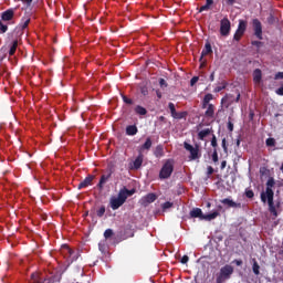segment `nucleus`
<instances>
[{
  "label": "nucleus",
  "mask_w": 283,
  "mask_h": 283,
  "mask_svg": "<svg viewBox=\"0 0 283 283\" xmlns=\"http://www.w3.org/2000/svg\"><path fill=\"white\" fill-rule=\"evenodd\" d=\"M228 130L233 132V122H231V117H229V120H228Z\"/></svg>",
  "instance_id": "52"
},
{
  "label": "nucleus",
  "mask_w": 283,
  "mask_h": 283,
  "mask_svg": "<svg viewBox=\"0 0 283 283\" xmlns=\"http://www.w3.org/2000/svg\"><path fill=\"white\" fill-rule=\"evenodd\" d=\"M265 145H266V147H275V138H268L266 140H265Z\"/></svg>",
  "instance_id": "38"
},
{
  "label": "nucleus",
  "mask_w": 283,
  "mask_h": 283,
  "mask_svg": "<svg viewBox=\"0 0 283 283\" xmlns=\"http://www.w3.org/2000/svg\"><path fill=\"white\" fill-rule=\"evenodd\" d=\"M222 90H227V83L224 82L221 86H217L214 88V92L218 93V92H222Z\"/></svg>",
  "instance_id": "47"
},
{
  "label": "nucleus",
  "mask_w": 283,
  "mask_h": 283,
  "mask_svg": "<svg viewBox=\"0 0 283 283\" xmlns=\"http://www.w3.org/2000/svg\"><path fill=\"white\" fill-rule=\"evenodd\" d=\"M273 198L271 192H269V197H266V201L269 205V211L274 216V218H277V210L275 209V203L273 202Z\"/></svg>",
  "instance_id": "12"
},
{
  "label": "nucleus",
  "mask_w": 283,
  "mask_h": 283,
  "mask_svg": "<svg viewBox=\"0 0 283 283\" xmlns=\"http://www.w3.org/2000/svg\"><path fill=\"white\" fill-rule=\"evenodd\" d=\"M207 10H211V7H208L207 4H205L200 7L199 12H207Z\"/></svg>",
  "instance_id": "51"
},
{
  "label": "nucleus",
  "mask_w": 283,
  "mask_h": 283,
  "mask_svg": "<svg viewBox=\"0 0 283 283\" xmlns=\"http://www.w3.org/2000/svg\"><path fill=\"white\" fill-rule=\"evenodd\" d=\"M20 1H22V3H24V6H27L28 8H30V7L32 6V2H33L34 0H20Z\"/></svg>",
  "instance_id": "54"
},
{
  "label": "nucleus",
  "mask_w": 283,
  "mask_h": 283,
  "mask_svg": "<svg viewBox=\"0 0 283 283\" xmlns=\"http://www.w3.org/2000/svg\"><path fill=\"white\" fill-rule=\"evenodd\" d=\"M221 147H222L224 154H229V147L227 146V138L222 139Z\"/></svg>",
  "instance_id": "41"
},
{
  "label": "nucleus",
  "mask_w": 283,
  "mask_h": 283,
  "mask_svg": "<svg viewBox=\"0 0 283 283\" xmlns=\"http://www.w3.org/2000/svg\"><path fill=\"white\" fill-rule=\"evenodd\" d=\"M232 263L235 264L237 266H242V260L235 259L234 261H232Z\"/></svg>",
  "instance_id": "58"
},
{
  "label": "nucleus",
  "mask_w": 283,
  "mask_h": 283,
  "mask_svg": "<svg viewBox=\"0 0 283 283\" xmlns=\"http://www.w3.org/2000/svg\"><path fill=\"white\" fill-rule=\"evenodd\" d=\"M253 81L256 85H260V83H262V70L255 69L253 71Z\"/></svg>",
  "instance_id": "21"
},
{
  "label": "nucleus",
  "mask_w": 283,
  "mask_h": 283,
  "mask_svg": "<svg viewBox=\"0 0 283 283\" xmlns=\"http://www.w3.org/2000/svg\"><path fill=\"white\" fill-rule=\"evenodd\" d=\"M211 147H213L214 149L216 147H218V138L216 137V135H212Z\"/></svg>",
  "instance_id": "46"
},
{
  "label": "nucleus",
  "mask_w": 283,
  "mask_h": 283,
  "mask_svg": "<svg viewBox=\"0 0 283 283\" xmlns=\"http://www.w3.org/2000/svg\"><path fill=\"white\" fill-rule=\"evenodd\" d=\"M154 156L156 158H163L165 156V149L163 148V145H158L155 148Z\"/></svg>",
  "instance_id": "25"
},
{
  "label": "nucleus",
  "mask_w": 283,
  "mask_h": 283,
  "mask_svg": "<svg viewBox=\"0 0 283 283\" xmlns=\"http://www.w3.org/2000/svg\"><path fill=\"white\" fill-rule=\"evenodd\" d=\"M239 102H240V93L237 94V98L231 94H227L224 97H222L221 105H226V107H231L233 103H239Z\"/></svg>",
  "instance_id": "8"
},
{
  "label": "nucleus",
  "mask_w": 283,
  "mask_h": 283,
  "mask_svg": "<svg viewBox=\"0 0 283 283\" xmlns=\"http://www.w3.org/2000/svg\"><path fill=\"white\" fill-rule=\"evenodd\" d=\"M206 4L211 8V6H213V0H206Z\"/></svg>",
  "instance_id": "64"
},
{
  "label": "nucleus",
  "mask_w": 283,
  "mask_h": 283,
  "mask_svg": "<svg viewBox=\"0 0 283 283\" xmlns=\"http://www.w3.org/2000/svg\"><path fill=\"white\" fill-rule=\"evenodd\" d=\"M206 118H216V106L213 104H208L205 112Z\"/></svg>",
  "instance_id": "15"
},
{
  "label": "nucleus",
  "mask_w": 283,
  "mask_h": 283,
  "mask_svg": "<svg viewBox=\"0 0 283 283\" xmlns=\"http://www.w3.org/2000/svg\"><path fill=\"white\" fill-rule=\"evenodd\" d=\"M245 196L248 198H253L255 196V193L253 192V190H245Z\"/></svg>",
  "instance_id": "53"
},
{
  "label": "nucleus",
  "mask_w": 283,
  "mask_h": 283,
  "mask_svg": "<svg viewBox=\"0 0 283 283\" xmlns=\"http://www.w3.org/2000/svg\"><path fill=\"white\" fill-rule=\"evenodd\" d=\"M17 48H19V41L18 40H14L12 42V45L9 50V56H14V54L17 53Z\"/></svg>",
  "instance_id": "29"
},
{
  "label": "nucleus",
  "mask_w": 283,
  "mask_h": 283,
  "mask_svg": "<svg viewBox=\"0 0 283 283\" xmlns=\"http://www.w3.org/2000/svg\"><path fill=\"white\" fill-rule=\"evenodd\" d=\"M275 94H277V96H283V85L275 91Z\"/></svg>",
  "instance_id": "56"
},
{
  "label": "nucleus",
  "mask_w": 283,
  "mask_h": 283,
  "mask_svg": "<svg viewBox=\"0 0 283 283\" xmlns=\"http://www.w3.org/2000/svg\"><path fill=\"white\" fill-rule=\"evenodd\" d=\"M233 265L226 264L222 266L219 271V274L217 275L216 283H224L227 280H231V275H233Z\"/></svg>",
  "instance_id": "1"
},
{
  "label": "nucleus",
  "mask_w": 283,
  "mask_h": 283,
  "mask_svg": "<svg viewBox=\"0 0 283 283\" xmlns=\"http://www.w3.org/2000/svg\"><path fill=\"white\" fill-rule=\"evenodd\" d=\"M221 203L226 205V207H229V209H242V203H238L229 198L222 199Z\"/></svg>",
  "instance_id": "11"
},
{
  "label": "nucleus",
  "mask_w": 283,
  "mask_h": 283,
  "mask_svg": "<svg viewBox=\"0 0 283 283\" xmlns=\"http://www.w3.org/2000/svg\"><path fill=\"white\" fill-rule=\"evenodd\" d=\"M181 264H187V262H189V256L188 255H184L180 260Z\"/></svg>",
  "instance_id": "55"
},
{
  "label": "nucleus",
  "mask_w": 283,
  "mask_h": 283,
  "mask_svg": "<svg viewBox=\"0 0 283 283\" xmlns=\"http://www.w3.org/2000/svg\"><path fill=\"white\" fill-rule=\"evenodd\" d=\"M220 34L221 36H229L231 34V21L229 18H223L220 21Z\"/></svg>",
  "instance_id": "6"
},
{
  "label": "nucleus",
  "mask_w": 283,
  "mask_h": 283,
  "mask_svg": "<svg viewBox=\"0 0 283 283\" xmlns=\"http://www.w3.org/2000/svg\"><path fill=\"white\" fill-rule=\"evenodd\" d=\"M208 176L213 175V167L208 166V171H207Z\"/></svg>",
  "instance_id": "59"
},
{
  "label": "nucleus",
  "mask_w": 283,
  "mask_h": 283,
  "mask_svg": "<svg viewBox=\"0 0 283 283\" xmlns=\"http://www.w3.org/2000/svg\"><path fill=\"white\" fill-rule=\"evenodd\" d=\"M186 116H187V113H185V112H181V113L176 112L172 115V118H176L177 120H182V118H185Z\"/></svg>",
  "instance_id": "33"
},
{
  "label": "nucleus",
  "mask_w": 283,
  "mask_h": 283,
  "mask_svg": "<svg viewBox=\"0 0 283 283\" xmlns=\"http://www.w3.org/2000/svg\"><path fill=\"white\" fill-rule=\"evenodd\" d=\"M174 174V159H167L159 171L160 180H167L171 178Z\"/></svg>",
  "instance_id": "2"
},
{
  "label": "nucleus",
  "mask_w": 283,
  "mask_h": 283,
  "mask_svg": "<svg viewBox=\"0 0 283 283\" xmlns=\"http://www.w3.org/2000/svg\"><path fill=\"white\" fill-rule=\"evenodd\" d=\"M113 174H114V171H112V169H109L107 175L101 176L99 182L97 184L98 189H103V187H105V184L109 180V178H112Z\"/></svg>",
  "instance_id": "14"
},
{
  "label": "nucleus",
  "mask_w": 283,
  "mask_h": 283,
  "mask_svg": "<svg viewBox=\"0 0 283 283\" xmlns=\"http://www.w3.org/2000/svg\"><path fill=\"white\" fill-rule=\"evenodd\" d=\"M252 271H253L254 275H259L260 274V264H258V261L253 262Z\"/></svg>",
  "instance_id": "34"
},
{
  "label": "nucleus",
  "mask_w": 283,
  "mask_h": 283,
  "mask_svg": "<svg viewBox=\"0 0 283 283\" xmlns=\"http://www.w3.org/2000/svg\"><path fill=\"white\" fill-rule=\"evenodd\" d=\"M117 200H119L124 203L127 202V195H126L124 188L119 190V192L117 195Z\"/></svg>",
  "instance_id": "31"
},
{
  "label": "nucleus",
  "mask_w": 283,
  "mask_h": 283,
  "mask_svg": "<svg viewBox=\"0 0 283 283\" xmlns=\"http://www.w3.org/2000/svg\"><path fill=\"white\" fill-rule=\"evenodd\" d=\"M112 235H114V230L106 229L105 232H104L105 240H109V238H112Z\"/></svg>",
  "instance_id": "36"
},
{
  "label": "nucleus",
  "mask_w": 283,
  "mask_h": 283,
  "mask_svg": "<svg viewBox=\"0 0 283 283\" xmlns=\"http://www.w3.org/2000/svg\"><path fill=\"white\" fill-rule=\"evenodd\" d=\"M252 28L254 30V35L256 36V39L262 41V22H260L258 19H253Z\"/></svg>",
  "instance_id": "9"
},
{
  "label": "nucleus",
  "mask_w": 283,
  "mask_h": 283,
  "mask_svg": "<svg viewBox=\"0 0 283 283\" xmlns=\"http://www.w3.org/2000/svg\"><path fill=\"white\" fill-rule=\"evenodd\" d=\"M138 134V127L136 125H128L126 127V136H136Z\"/></svg>",
  "instance_id": "23"
},
{
  "label": "nucleus",
  "mask_w": 283,
  "mask_h": 283,
  "mask_svg": "<svg viewBox=\"0 0 283 283\" xmlns=\"http://www.w3.org/2000/svg\"><path fill=\"white\" fill-rule=\"evenodd\" d=\"M140 92L143 96H147V94H149V91L147 90V87H142Z\"/></svg>",
  "instance_id": "57"
},
{
  "label": "nucleus",
  "mask_w": 283,
  "mask_h": 283,
  "mask_svg": "<svg viewBox=\"0 0 283 283\" xmlns=\"http://www.w3.org/2000/svg\"><path fill=\"white\" fill-rule=\"evenodd\" d=\"M151 145H153L151 137H147L146 142L139 147V151L140 153L149 151L151 149Z\"/></svg>",
  "instance_id": "19"
},
{
  "label": "nucleus",
  "mask_w": 283,
  "mask_h": 283,
  "mask_svg": "<svg viewBox=\"0 0 283 283\" xmlns=\"http://www.w3.org/2000/svg\"><path fill=\"white\" fill-rule=\"evenodd\" d=\"M220 216V210H216L211 213L205 214L203 220L207 222H211V220H216V218H219Z\"/></svg>",
  "instance_id": "22"
},
{
  "label": "nucleus",
  "mask_w": 283,
  "mask_h": 283,
  "mask_svg": "<svg viewBox=\"0 0 283 283\" xmlns=\"http://www.w3.org/2000/svg\"><path fill=\"white\" fill-rule=\"evenodd\" d=\"M184 149H186V151H189L190 154L189 158L191 160H198L202 156V154H200V145L198 144L192 146L191 144L185 142Z\"/></svg>",
  "instance_id": "3"
},
{
  "label": "nucleus",
  "mask_w": 283,
  "mask_h": 283,
  "mask_svg": "<svg viewBox=\"0 0 283 283\" xmlns=\"http://www.w3.org/2000/svg\"><path fill=\"white\" fill-rule=\"evenodd\" d=\"M252 45L260 48V45H262V42L261 41H252Z\"/></svg>",
  "instance_id": "61"
},
{
  "label": "nucleus",
  "mask_w": 283,
  "mask_h": 283,
  "mask_svg": "<svg viewBox=\"0 0 283 283\" xmlns=\"http://www.w3.org/2000/svg\"><path fill=\"white\" fill-rule=\"evenodd\" d=\"M157 199H158V196H156V193L154 192H150L142 198V205H144V207H147V205H151V202H156Z\"/></svg>",
  "instance_id": "10"
},
{
  "label": "nucleus",
  "mask_w": 283,
  "mask_h": 283,
  "mask_svg": "<svg viewBox=\"0 0 283 283\" xmlns=\"http://www.w3.org/2000/svg\"><path fill=\"white\" fill-rule=\"evenodd\" d=\"M125 203L119 201L118 198H112L111 199V208L113 209V211H116L117 209H120V207H123Z\"/></svg>",
  "instance_id": "20"
},
{
  "label": "nucleus",
  "mask_w": 283,
  "mask_h": 283,
  "mask_svg": "<svg viewBox=\"0 0 283 283\" xmlns=\"http://www.w3.org/2000/svg\"><path fill=\"white\" fill-rule=\"evenodd\" d=\"M274 81H283V72H277L274 75Z\"/></svg>",
  "instance_id": "48"
},
{
  "label": "nucleus",
  "mask_w": 283,
  "mask_h": 283,
  "mask_svg": "<svg viewBox=\"0 0 283 283\" xmlns=\"http://www.w3.org/2000/svg\"><path fill=\"white\" fill-rule=\"evenodd\" d=\"M211 101H213V94H206L202 101V109H207V106L210 105L209 103H211Z\"/></svg>",
  "instance_id": "24"
},
{
  "label": "nucleus",
  "mask_w": 283,
  "mask_h": 283,
  "mask_svg": "<svg viewBox=\"0 0 283 283\" xmlns=\"http://www.w3.org/2000/svg\"><path fill=\"white\" fill-rule=\"evenodd\" d=\"M28 25H30V17H23L21 19L19 28L22 29V30H25V28H28Z\"/></svg>",
  "instance_id": "28"
},
{
  "label": "nucleus",
  "mask_w": 283,
  "mask_h": 283,
  "mask_svg": "<svg viewBox=\"0 0 283 283\" xmlns=\"http://www.w3.org/2000/svg\"><path fill=\"white\" fill-rule=\"evenodd\" d=\"M61 253L62 255H64V258H66V260L69 262H76V260H78V254H76V252H74V250H72L71 248H69L67 245H63L61 249Z\"/></svg>",
  "instance_id": "5"
},
{
  "label": "nucleus",
  "mask_w": 283,
  "mask_h": 283,
  "mask_svg": "<svg viewBox=\"0 0 283 283\" xmlns=\"http://www.w3.org/2000/svg\"><path fill=\"white\" fill-rule=\"evenodd\" d=\"M210 81L211 82L216 81V72L214 71L210 74Z\"/></svg>",
  "instance_id": "63"
},
{
  "label": "nucleus",
  "mask_w": 283,
  "mask_h": 283,
  "mask_svg": "<svg viewBox=\"0 0 283 283\" xmlns=\"http://www.w3.org/2000/svg\"><path fill=\"white\" fill-rule=\"evenodd\" d=\"M14 19V9H8L2 12L1 20L2 21H12Z\"/></svg>",
  "instance_id": "16"
},
{
  "label": "nucleus",
  "mask_w": 283,
  "mask_h": 283,
  "mask_svg": "<svg viewBox=\"0 0 283 283\" xmlns=\"http://www.w3.org/2000/svg\"><path fill=\"white\" fill-rule=\"evenodd\" d=\"M135 113L138 114V116H145L147 114V108L138 105L135 107Z\"/></svg>",
  "instance_id": "32"
},
{
  "label": "nucleus",
  "mask_w": 283,
  "mask_h": 283,
  "mask_svg": "<svg viewBox=\"0 0 283 283\" xmlns=\"http://www.w3.org/2000/svg\"><path fill=\"white\" fill-rule=\"evenodd\" d=\"M198 81H200V77L193 76V77L190 80V85H191V87H193V85H196V83H198Z\"/></svg>",
  "instance_id": "49"
},
{
  "label": "nucleus",
  "mask_w": 283,
  "mask_h": 283,
  "mask_svg": "<svg viewBox=\"0 0 283 283\" xmlns=\"http://www.w3.org/2000/svg\"><path fill=\"white\" fill-rule=\"evenodd\" d=\"M213 53V49H211V43L207 42L205 44V49L201 52V59L202 56H207L208 54H212Z\"/></svg>",
  "instance_id": "26"
},
{
  "label": "nucleus",
  "mask_w": 283,
  "mask_h": 283,
  "mask_svg": "<svg viewBox=\"0 0 283 283\" xmlns=\"http://www.w3.org/2000/svg\"><path fill=\"white\" fill-rule=\"evenodd\" d=\"M61 282V275H52L48 279H44L42 283H56Z\"/></svg>",
  "instance_id": "27"
},
{
  "label": "nucleus",
  "mask_w": 283,
  "mask_h": 283,
  "mask_svg": "<svg viewBox=\"0 0 283 283\" xmlns=\"http://www.w3.org/2000/svg\"><path fill=\"white\" fill-rule=\"evenodd\" d=\"M171 207H174V202L166 201L163 203L161 209H163V211H167V209H171Z\"/></svg>",
  "instance_id": "35"
},
{
  "label": "nucleus",
  "mask_w": 283,
  "mask_h": 283,
  "mask_svg": "<svg viewBox=\"0 0 283 283\" xmlns=\"http://www.w3.org/2000/svg\"><path fill=\"white\" fill-rule=\"evenodd\" d=\"M97 218H103L105 216V206H102L97 211H96Z\"/></svg>",
  "instance_id": "37"
},
{
  "label": "nucleus",
  "mask_w": 283,
  "mask_h": 283,
  "mask_svg": "<svg viewBox=\"0 0 283 283\" xmlns=\"http://www.w3.org/2000/svg\"><path fill=\"white\" fill-rule=\"evenodd\" d=\"M98 249H99V251H102V253H105V244L99 243Z\"/></svg>",
  "instance_id": "60"
},
{
  "label": "nucleus",
  "mask_w": 283,
  "mask_h": 283,
  "mask_svg": "<svg viewBox=\"0 0 283 283\" xmlns=\"http://www.w3.org/2000/svg\"><path fill=\"white\" fill-rule=\"evenodd\" d=\"M190 218H199L200 220H205V213H202V209L193 208L190 211Z\"/></svg>",
  "instance_id": "17"
},
{
  "label": "nucleus",
  "mask_w": 283,
  "mask_h": 283,
  "mask_svg": "<svg viewBox=\"0 0 283 283\" xmlns=\"http://www.w3.org/2000/svg\"><path fill=\"white\" fill-rule=\"evenodd\" d=\"M168 108L170 109L171 116H174V114H176V105L170 102V103L168 104Z\"/></svg>",
  "instance_id": "44"
},
{
  "label": "nucleus",
  "mask_w": 283,
  "mask_h": 283,
  "mask_svg": "<svg viewBox=\"0 0 283 283\" xmlns=\"http://www.w3.org/2000/svg\"><path fill=\"white\" fill-rule=\"evenodd\" d=\"M6 32H8V24H3L0 20V34H6Z\"/></svg>",
  "instance_id": "39"
},
{
  "label": "nucleus",
  "mask_w": 283,
  "mask_h": 283,
  "mask_svg": "<svg viewBox=\"0 0 283 283\" xmlns=\"http://www.w3.org/2000/svg\"><path fill=\"white\" fill-rule=\"evenodd\" d=\"M213 132L212 128H205L198 133V140H205L207 136H211V133Z\"/></svg>",
  "instance_id": "18"
},
{
  "label": "nucleus",
  "mask_w": 283,
  "mask_h": 283,
  "mask_svg": "<svg viewBox=\"0 0 283 283\" xmlns=\"http://www.w3.org/2000/svg\"><path fill=\"white\" fill-rule=\"evenodd\" d=\"M237 0H226L227 6H233Z\"/></svg>",
  "instance_id": "62"
},
{
  "label": "nucleus",
  "mask_w": 283,
  "mask_h": 283,
  "mask_svg": "<svg viewBox=\"0 0 283 283\" xmlns=\"http://www.w3.org/2000/svg\"><path fill=\"white\" fill-rule=\"evenodd\" d=\"M159 85L161 88L168 87L167 81H165V78L159 80Z\"/></svg>",
  "instance_id": "50"
},
{
  "label": "nucleus",
  "mask_w": 283,
  "mask_h": 283,
  "mask_svg": "<svg viewBox=\"0 0 283 283\" xmlns=\"http://www.w3.org/2000/svg\"><path fill=\"white\" fill-rule=\"evenodd\" d=\"M122 98L126 105H134V99L127 97L126 95H122Z\"/></svg>",
  "instance_id": "42"
},
{
  "label": "nucleus",
  "mask_w": 283,
  "mask_h": 283,
  "mask_svg": "<svg viewBox=\"0 0 283 283\" xmlns=\"http://www.w3.org/2000/svg\"><path fill=\"white\" fill-rule=\"evenodd\" d=\"M94 178V175H88L83 181L78 184L77 189H85L86 187H91Z\"/></svg>",
  "instance_id": "13"
},
{
  "label": "nucleus",
  "mask_w": 283,
  "mask_h": 283,
  "mask_svg": "<svg viewBox=\"0 0 283 283\" xmlns=\"http://www.w3.org/2000/svg\"><path fill=\"white\" fill-rule=\"evenodd\" d=\"M212 163H218V149L214 148L212 153Z\"/></svg>",
  "instance_id": "45"
},
{
  "label": "nucleus",
  "mask_w": 283,
  "mask_h": 283,
  "mask_svg": "<svg viewBox=\"0 0 283 283\" xmlns=\"http://www.w3.org/2000/svg\"><path fill=\"white\" fill-rule=\"evenodd\" d=\"M244 32H247V21L240 20L238 29L233 35V40L240 41V39H242V36H244Z\"/></svg>",
  "instance_id": "7"
},
{
  "label": "nucleus",
  "mask_w": 283,
  "mask_h": 283,
  "mask_svg": "<svg viewBox=\"0 0 283 283\" xmlns=\"http://www.w3.org/2000/svg\"><path fill=\"white\" fill-rule=\"evenodd\" d=\"M31 280L33 281V283H42L41 277H39V274L36 273L31 274Z\"/></svg>",
  "instance_id": "40"
},
{
  "label": "nucleus",
  "mask_w": 283,
  "mask_h": 283,
  "mask_svg": "<svg viewBox=\"0 0 283 283\" xmlns=\"http://www.w3.org/2000/svg\"><path fill=\"white\" fill-rule=\"evenodd\" d=\"M125 193H126V198H129V196H134V193H136V189H127V188H123Z\"/></svg>",
  "instance_id": "43"
},
{
  "label": "nucleus",
  "mask_w": 283,
  "mask_h": 283,
  "mask_svg": "<svg viewBox=\"0 0 283 283\" xmlns=\"http://www.w3.org/2000/svg\"><path fill=\"white\" fill-rule=\"evenodd\" d=\"M273 187H275V179H273V177H270L266 181L265 191L261 192L262 202L266 203V198H269V193H271L272 197L275 196V192H273Z\"/></svg>",
  "instance_id": "4"
},
{
  "label": "nucleus",
  "mask_w": 283,
  "mask_h": 283,
  "mask_svg": "<svg viewBox=\"0 0 283 283\" xmlns=\"http://www.w3.org/2000/svg\"><path fill=\"white\" fill-rule=\"evenodd\" d=\"M133 165H134V169H138L139 167H143V154L137 156Z\"/></svg>",
  "instance_id": "30"
}]
</instances>
